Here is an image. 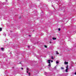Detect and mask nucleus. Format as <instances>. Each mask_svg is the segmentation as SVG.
Returning a JSON list of instances; mask_svg holds the SVG:
<instances>
[{"mask_svg":"<svg viewBox=\"0 0 76 76\" xmlns=\"http://www.w3.org/2000/svg\"><path fill=\"white\" fill-rule=\"evenodd\" d=\"M48 63H49V64L48 65V68H50V67H51V64L50 63L51 60H48Z\"/></svg>","mask_w":76,"mask_h":76,"instance_id":"nucleus-1","label":"nucleus"},{"mask_svg":"<svg viewBox=\"0 0 76 76\" xmlns=\"http://www.w3.org/2000/svg\"><path fill=\"white\" fill-rule=\"evenodd\" d=\"M56 1H55L54 0H51V1H50V2H51L52 3L53 2L54 3V2H56Z\"/></svg>","mask_w":76,"mask_h":76,"instance_id":"nucleus-2","label":"nucleus"},{"mask_svg":"<svg viewBox=\"0 0 76 76\" xmlns=\"http://www.w3.org/2000/svg\"><path fill=\"white\" fill-rule=\"evenodd\" d=\"M41 16L43 15L44 13H43V12H42L41 13Z\"/></svg>","mask_w":76,"mask_h":76,"instance_id":"nucleus-3","label":"nucleus"},{"mask_svg":"<svg viewBox=\"0 0 76 76\" xmlns=\"http://www.w3.org/2000/svg\"><path fill=\"white\" fill-rule=\"evenodd\" d=\"M64 64H68V62L65 61Z\"/></svg>","mask_w":76,"mask_h":76,"instance_id":"nucleus-4","label":"nucleus"},{"mask_svg":"<svg viewBox=\"0 0 76 76\" xmlns=\"http://www.w3.org/2000/svg\"><path fill=\"white\" fill-rule=\"evenodd\" d=\"M59 63V62H58V61H56V64H58Z\"/></svg>","mask_w":76,"mask_h":76,"instance_id":"nucleus-5","label":"nucleus"},{"mask_svg":"<svg viewBox=\"0 0 76 76\" xmlns=\"http://www.w3.org/2000/svg\"><path fill=\"white\" fill-rule=\"evenodd\" d=\"M68 69H66L65 71L66 72H68Z\"/></svg>","mask_w":76,"mask_h":76,"instance_id":"nucleus-6","label":"nucleus"},{"mask_svg":"<svg viewBox=\"0 0 76 76\" xmlns=\"http://www.w3.org/2000/svg\"><path fill=\"white\" fill-rule=\"evenodd\" d=\"M28 70H29V68L27 69V73H28Z\"/></svg>","mask_w":76,"mask_h":76,"instance_id":"nucleus-7","label":"nucleus"},{"mask_svg":"<svg viewBox=\"0 0 76 76\" xmlns=\"http://www.w3.org/2000/svg\"><path fill=\"white\" fill-rule=\"evenodd\" d=\"M53 40H55V39H56V38H53Z\"/></svg>","mask_w":76,"mask_h":76,"instance_id":"nucleus-8","label":"nucleus"},{"mask_svg":"<svg viewBox=\"0 0 76 76\" xmlns=\"http://www.w3.org/2000/svg\"><path fill=\"white\" fill-rule=\"evenodd\" d=\"M61 69H62V70H64V68H63V67H61Z\"/></svg>","mask_w":76,"mask_h":76,"instance_id":"nucleus-9","label":"nucleus"},{"mask_svg":"<svg viewBox=\"0 0 76 76\" xmlns=\"http://www.w3.org/2000/svg\"><path fill=\"white\" fill-rule=\"evenodd\" d=\"M2 30V28H0V31H1Z\"/></svg>","mask_w":76,"mask_h":76,"instance_id":"nucleus-10","label":"nucleus"},{"mask_svg":"<svg viewBox=\"0 0 76 76\" xmlns=\"http://www.w3.org/2000/svg\"><path fill=\"white\" fill-rule=\"evenodd\" d=\"M1 50L2 51H3L4 50V48H1Z\"/></svg>","mask_w":76,"mask_h":76,"instance_id":"nucleus-11","label":"nucleus"},{"mask_svg":"<svg viewBox=\"0 0 76 76\" xmlns=\"http://www.w3.org/2000/svg\"><path fill=\"white\" fill-rule=\"evenodd\" d=\"M56 54H59V53H58V52L57 51H56Z\"/></svg>","mask_w":76,"mask_h":76,"instance_id":"nucleus-12","label":"nucleus"},{"mask_svg":"<svg viewBox=\"0 0 76 76\" xmlns=\"http://www.w3.org/2000/svg\"><path fill=\"white\" fill-rule=\"evenodd\" d=\"M47 73L46 72H45V75H47Z\"/></svg>","mask_w":76,"mask_h":76,"instance_id":"nucleus-13","label":"nucleus"},{"mask_svg":"<svg viewBox=\"0 0 76 76\" xmlns=\"http://www.w3.org/2000/svg\"><path fill=\"white\" fill-rule=\"evenodd\" d=\"M3 35H4V36H5V37H6V34H3Z\"/></svg>","mask_w":76,"mask_h":76,"instance_id":"nucleus-14","label":"nucleus"},{"mask_svg":"<svg viewBox=\"0 0 76 76\" xmlns=\"http://www.w3.org/2000/svg\"><path fill=\"white\" fill-rule=\"evenodd\" d=\"M51 58H52V59H54V58H53V57L52 56Z\"/></svg>","mask_w":76,"mask_h":76,"instance_id":"nucleus-15","label":"nucleus"},{"mask_svg":"<svg viewBox=\"0 0 76 76\" xmlns=\"http://www.w3.org/2000/svg\"><path fill=\"white\" fill-rule=\"evenodd\" d=\"M29 76H30V75L31 74V73L30 72H29L28 73Z\"/></svg>","mask_w":76,"mask_h":76,"instance_id":"nucleus-16","label":"nucleus"},{"mask_svg":"<svg viewBox=\"0 0 76 76\" xmlns=\"http://www.w3.org/2000/svg\"><path fill=\"white\" fill-rule=\"evenodd\" d=\"M60 30H61L60 28H58V30L59 31H60Z\"/></svg>","mask_w":76,"mask_h":76,"instance_id":"nucleus-17","label":"nucleus"},{"mask_svg":"<svg viewBox=\"0 0 76 76\" xmlns=\"http://www.w3.org/2000/svg\"><path fill=\"white\" fill-rule=\"evenodd\" d=\"M45 48H47V45H45Z\"/></svg>","mask_w":76,"mask_h":76,"instance_id":"nucleus-18","label":"nucleus"},{"mask_svg":"<svg viewBox=\"0 0 76 76\" xmlns=\"http://www.w3.org/2000/svg\"><path fill=\"white\" fill-rule=\"evenodd\" d=\"M66 69H68V65H67L66 67Z\"/></svg>","mask_w":76,"mask_h":76,"instance_id":"nucleus-19","label":"nucleus"},{"mask_svg":"<svg viewBox=\"0 0 76 76\" xmlns=\"http://www.w3.org/2000/svg\"><path fill=\"white\" fill-rule=\"evenodd\" d=\"M51 63H53V60H51Z\"/></svg>","mask_w":76,"mask_h":76,"instance_id":"nucleus-20","label":"nucleus"},{"mask_svg":"<svg viewBox=\"0 0 76 76\" xmlns=\"http://www.w3.org/2000/svg\"><path fill=\"white\" fill-rule=\"evenodd\" d=\"M28 48H30L29 46H28Z\"/></svg>","mask_w":76,"mask_h":76,"instance_id":"nucleus-21","label":"nucleus"},{"mask_svg":"<svg viewBox=\"0 0 76 76\" xmlns=\"http://www.w3.org/2000/svg\"><path fill=\"white\" fill-rule=\"evenodd\" d=\"M50 44H51V42H50Z\"/></svg>","mask_w":76,"mask_h":76,"instance_id":"nucleus-22","label":"nucleus"},{"mask_svg":"<svg viewBox=\"0 0 76 76\" xmlns=\"http://www.w3.org/2000/svg\"><path fill=\"white\" fill-rule=\"evenodd\" d=\"M75 75H76V72H75Z\"/></svg>","mask_w":76,"mask_h":76,"instance_id":"nucleus-23","label":"nucleus"},{"mask_svg":"<svg viewBox=\"0 0 76 76\" xmlns=\"http://www.w3.org/2000/svg\"><path fill=\"white\" fill-rule=\"evenodd\" d=\"M6 1H7V0H5Z\"/></svg>","mask_w":76,"mask_h":76,"instance_id":"nucleus-24","label":"nucleus"},{"mask_svg":"<svg viewBox=\"0 0 76 76\" xmlns=\"http://www.w3.org/2000/svg\"><path fill=\"white\" fill-rule=\"evenodd\" d=\"M52 7H54L53 6V5H52Z\"/></svg>","mask_w":76,"mask_h":76,"instance_id":"nucleus-25","label":"nucleus"},{"mask_svg":"<svg viewBox=\"0 0 76 76\" xmlns=\"http://www.w3.org/2000/svg\"><path fill=\"white\" fill-rule=\"evenodd\" d=\"M23 68H21V69H22V70H23Z\"/></svg>","mask_w":76,"mask_h":76,"instance_id":"nucleus-26","label":"nucleus"},{"mask_svg":"<svg viewBox=\"0 0 76 76\" xmlns=\"http://www.w3.org/2000/svg\"><path fill=\"white\" fill-rule=\"evenodd\" d=\"M29 37H30L31 36V35H29Z\"/></svg>","mask_w":76,"mask_h":76,"instance_id":"nucleus-27","label":"nucleus"},{"mask_svg":"<svg viewBox=\"0 0 76 76\" xmlns=\"http://www.w3.org/2000/svg\"><path fill=\"white\" fill-rule=\"evenodd\" d=\"M75 47H76V46H75Z\"/></svg>","mask_w":76,"mask_h":76,"instance_id":"nucleus-28","label":"nucleus"},{"mask_svg":"<svg viewBox=\"0 0 76 76\" xmlns=\"http://www.w3.org/2000/svg\"><path fill=\"white\" fill-rule=\"evenodd\" d=\"M43 35H44V34H43Z\"/></svg>","mask_w":76,"mask_h":76,"instance_id":"nucleus-29","label":"nucleus"}]
</instances>
